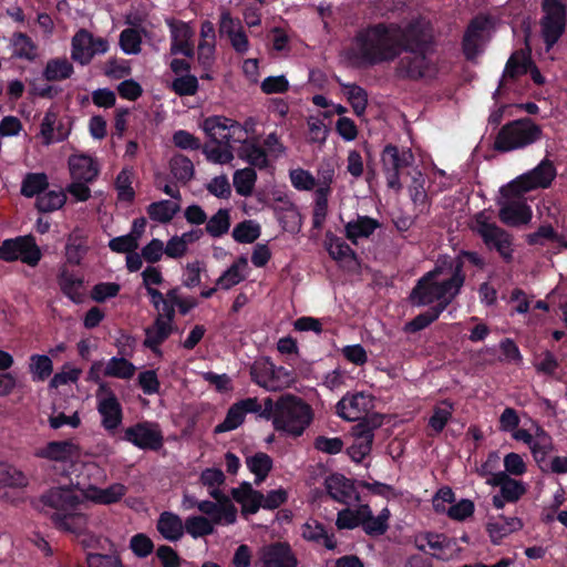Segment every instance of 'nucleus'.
<instances>
[{"label": "nucleus", "instance_id": "09e8293b", "mask_svg": "<svg viewBox=\"0 0 567 567\" xmlns=\"http://www.w3.org/2000/svg\"><path fill=\"white\" fill-rule=\"evenodd\" d=\"M91 499L97 504L110 505L118 502L126 492L123 484H113L106 488L94 487Z\"/></svg>", "mask_w": 567, "mask_h": 567}, {"label": "nucleus", "instance_id": "412c9836", "mask_svg": "<svg viewBox=\"0 0 567 567\" xmlns=\"http://www.w3.org/2000/svg\"><path fill=\"white\" fill-rule=\"evenodd\" d=\"M231 496L241 505V514L245 517L256 514L261 507L264 508V494L254 489L248 482H243L238 487L233 488Z\"/></svg>", "mask_w": 567, "mask_h": 567}, {"label": "nucleus", "instance_id": "4d7b16f0", "mask_svg": "<svg viewBox=\"0 0 567 567\" xmlns=\"http://www.w3.org/2000/svg\"><path fill=\"white\" fill-rule=\"evenodd\" d=\"M0 484L21 488L28 485V478L20 470L10 465H2L0 468Z\"/></svg>", "mask_w": 567, "mask_h": 567}, {"label": "nucleus", "instance_id": "0e129e2a", "mask_svg": "<svg viewBox=\"0 0 567 567\" xmlns=\"http://www.w3.org/2000/svg\"><path fill=\"white\" fill-rule=\"evenodd\" d=\"M205 271V264L200 260L188 262L185 267L182 284L188 289H193L200 285V274Z\"/></svg>", "mask_w": 567, "mask_h": 567}, {"label": "nucleus", "instance_id": "393cba45", "mask_svg": "<svg viewBox=\"0 0 567 567\" xmlns=\"http://www.w3.org/2000/svg\"><path fill=\"white\" fill-rule=\"evenodd\" d=\"M175 327L161 318H155L151 327L145 329L143 344L153 353L161 355V346L169 338Z\"/></svg>", "mask_w": 567, "mask_h": 567}, {"label": "nucleus", "instance_id": "f704fd0d", "mask_svg": "<svg viewBox=\"0 0 567 567\" xmlns=\"http://www.w3.org/2000/svg\"><path fill=\"white\" fill-rule=\"evenodd\" d=\"M49 187L45 173H27L21 183L20 193L27 198L41 195Z\"/></svg>", "mask_w": 567, "mask_h": 567}, {"label": "nucleus", "instance_id": "423d86ee", "mask_svg": "<svg viewBox=\"0 0 567 567\" xmlns=\"http://www.w3.org/2000/svg\"><path fill=\"white\" fill-rule=\"evenodd\" d=\"M540 34L545 43L546 51L549 52L559 41L566 31L567 24V7L560 0H543Z\"/></svg>", "mask_w": 567, "mask_h": 567}, {"label": "nucleus", "instance_id": "20e7f679", "mask_svg": "<svg viewBox=\"0 0 567 567\" xmlns=\"http://www.w3.org/2000/svg\"><path fill=\"white\" fill-rule=\"evenodd\" d=\"M543 136V130L529 117L514 120L501 127L495 141L494 150L507 153L534 144Z\"/></svg>", "mask_w": 567, "mask_h": 567}, {"label": "nucleus", "instance_id": "f3484780", "mask_svg": "<svg viewBox=\"0 0 567 567\" xmlns=\"http://www.w3.org/2000/svg\"><path fill=\"white\" fill-rule=\"evenodd\" d=\"M328 495L336 502L349 504L351 499L360 501L354 482L341 473H332L324 480Z\"/></svg>", "mask_w": 567, "mask_h": 567}, {"label": "nucleus", "instance_id": "7c9ffc66", "mask_svg": "<svg viewBox=\"0 0 567 567\" xmlns=\"http://www.w3.org/2000/svg\"><path fill=\"white\" fill-rule=\"evenodd\" d=\"M93 34L86 29H80L72 38L71 58L81 65L92 61Z\"/></svg>", "mask_w": 567, "mask_h": 567}, {"label": "nucleus", "instance_id": "3c124183", "mask_svg": "<svg viewBox=\"0 0 567 567\" xmlns=\"http://www.w3.org/2000/svg\"><path fill=\"white\" fill-rule=\"evenodd\" d=\"M230 227V215L228 209L220 208L206 223V231L214 238L225 235Z\"/></svg>", "mask_w": 567, "mask_h": 567}, {"label": "nucleus", "instance_id": "c9c22d12", "mask_svg": "<svg viewBox=\"0 0 567 567\" xmlns=\"http://www.w3.org/2000/svg\"><path fill=\"white\" fill-rule=\"evenodd\" d=\"M74 68L66 59H51L43 70V78L49 82L62 81L71 78Z\"/></svg>", "mask_w": 567, "mask_h": 567}, {"label": "nucleus", "instance_id": "2eb2a0df", "mask_svg": "<svg viewBox=\"0 0 567 567\" xmlns=\"http://www.w3.org/2000/svg\"><path fill=\"white\" fill-rule=\"evenodd\" d=\"M446 293H451V297H456L457 295H453V289H451L443 281H435L434 277H429V272H426L423 277H421L414 288L410 293V300L415 306H429L433 303L436 299H441L446 297Z\"/></svg>", "mask_w": 567, "mask_h": 567}, {"label": "nucleus", "instance_id": "37998d69", "mask_svg": "<svg viewBox=\"0 0 567 567\" xmlns=\"http://www.w3.org/2000/svg\"><path fill=\"white\" fill-rule=\"evenodd\" d=\"M66 196L63 190L43 192L37 197L35 207L41 213H51L64 206Z\"/></svg>", "mask_w": 567, "mask_h": 567}, {"label": "nucleus", "instance_id": "680f3d73", "mask_svg": "<svg viewBox=\"0 0 567 567\" xmlns=\"http://www.w3.org/2000/svg\"><path fill=\"white\" fill-rule=\"evenodd\" d=\"M475 505L468 498H462L460 502L452 504L444 514L456 522H464L474 514Z\"/></svg>", "mask_w": 567, "mask_h": 567}, {"label": "nucleus", "instance_id": "5fc2aeb1", "mask_svg": "<svg viewBox=\"0 0 567 567\" xmlns=\"http://www.w3.org/2000/svg\"><path fill=\"white\" fill-rule=\"evenodd\" d=\"M346 89L348 101L351 104L354 114L357 116L363 115L368 105L367 91L357 84H348L346 85Z\"/></svg>", "mask_w": 567, "mask_h": 567}, {"label": "nucleus", "instance_id": "0eeeda50", "mask_svg": "<svg viewBox=\"0 0 567 567\" xmlns=\"http://www.w3.org/2000/svg\"><path fill=\"white\" fill-rule=\"evenodd\" d=\"M474 223L473 230L482 238L484 245L488 249H495L504 261H512V235L495 223H491L483 212L475 215Z\"/></svg>", "mask_w": 567, "mask_h": 567}, {"label": "nucleus", "instance_id": "c85d7f7f", "mask_svg": "<svg viewBox=\"0 0 567 567\" xmlns=\"http://www.w3.org/2000/svg\"><path fill=\"white\" fill-rule=\"evenodd\" d=\"M380 223L370 216H358L344 226V234L353 245H358L360 238H369L379 227Z\"/></svg>", "mask_w": 567, "mask_h": 567}, {"label": "nucleus", "instance_id": "473e14b6", "mask_svg": "<svg viewBox=\"0 0 567 567\" xmlns=\"http://www.w3.org/2000/svg\"><path fill=\"white\" fill-rule=\"evenodd\" d=\"M324 247L329 256L336 261L357 260V252L342 238L331 231L326 234Z\"/></svg>", "mask_w": 567, "mask_h": 567}, {"label": "nucleus", "instance_id": "b1692460", "mask_svg": "<svg viewBox=\"0 0 567 567\" xmlns=\"http://www.w3.org/2000/svg\"><path fill=\"white\" fill-rule=\"evenodd\" d=\"M56 280L62 293L71 301L74 303H81L83 301V293L81 291L84 286L83 276L75 274L66 267H62L58 274Z\"/></svg>", "mask_w": 567, "mask_h": 567}, {"label": "nucleus", "instance_id": "774afa93", "mask_svg": "<svg viewBox=\"0 0 567 567\" xmlns=\"http://www.w3.org/2000/svg\"><path fill=\"white\" fill-rule=\"evenodd\" d=\"M86 563L89 567H123L118 555L89 553Z\"/></svg>", "mask_w": 567, "mask_h": 567}, {"label": "nucleus", "instance_id": "2f4dec72", "mask_svg": "<svg viewBox=\"0 0 567 567\" xmlns=\"http://www.w3.org/2000/svg\"><path fill=\"white\" fill-rule=\"evenodd\" d=\"M302 537L311 543L323 545L327 549L333 550L337 542L333 534H329L324 525L318 520L307 522L302 525Z\"/></svg>", "mask_w": 567, "mask_h": 567}, {"label": "nucleus", "instance_id": "f03ea898", "mask_svg": "<svg viewBox=\"0 0 567 567\" xmlns=\"http://www.w3.org/2000/svg\"><path fill=\"white\" fill-rule=\"evenodd\" d=\"M81 497L68 487H52L32 501L38 512L49 516L53 525L63 530H74L81 518Z\"/></svg>", "mask_w": 567, "mask_h": 567}, {"label": "nucleus", "instance_id": "052dcab7", "mask_svg": "<svg viewBox=\"0 0 567 567\" xmlns=\"http://www.w3.org/2000/svg\"><path fill=\"white\" fill-rule=\"evenodd\" d=\"M141 34L135 29H124L120 34V47L126 54H137L141 51Z\"/></svg>", "mask_w": 567, "mask_h": 567}, {"label": "nucleus", "instance_id": "a19ab883", "mask_svg": "<svg viewBox=\"0 0 567 567\" xmlns=\"http://www.w3.org/2000/svg\"><path fill=\"white\" fill-rule=\"evenodd\" d=\"M148 297L151 298L152 306L158 311L156 318H161L174 326L176 306L171 302H166L164 295L156 288L148 289Z\"/></svg>", "mask_w": 567, "mask_h": 567}, {"label": "nucleus", "instance_id": "4468645a", "mask_svg": "<svg viewBox=\"0 0 567 567\" xmlns=\"http://www.w3.org/2000/svg\"><path fill=\"white\" fill-rule=\"evenodd\" d=\"M97 411L102 425L107 431L116 430L123 420V410L118 399L107 383H101L96 391Z\"/></svg>", "mask_w": 567, "mask_h": 567}, {"label": "nucleus", "instance_id": "69168bd1", "mask_svg": "<svg viewBox=\"0 0 567 567\" xmlns=\"http://www.w3.org/2000/svg\"><path fill=\"white\" fill-rule=\"evenodd\" d=\"M344 443L341 437H328L318 435L313 441V447L322 453L336 455L343 450Z\"/></svg>", "mask_w": 567, "mask_h": 567}, {"label": "nucleus", "instance_id": "f8f14e48", "mask_svg": "<svg viewBox=\"0 0 567 567\" xmlns=\"http://www.w3.org/2000/svg\"><path fill=\"white\" fill-rule=\"evenodd\" d=\"M255 567H298V559L287 542H274L257 551Z\"/></svg>", "mask_w": 567, "mask_h": 567}, {"label": "nucleus", "instance_id": "c756f323", "mask_svg": "<svg viewBox=\"0 0 567 567\" xmlns=\"http://www.w3.org/2000/svg\"><path fill=\"white\" fill-rule=\"evenodd\" d=\"M156 528L162 537L168 542H177L184 535V523L173 512H163L157 519Z\"/></svg>", "mask_w": 567, "mask_h": 567}, {"label": "nucleus", "instance_id": "13d9d810", "mask_svg": "<svg viewBox=\"0 0 567 567\" xmlns=\"http://www.w3.org/2000/svg\"><path fill=\"white\" fill-rule=\"evenodd\" d=\"M172 90L178 96H190L198 91V80L193 74L177 76L172 82Z\"/></svg>", "mask_w": 567, "mask_h": 567}, {"label": "nucleus", "instance_id": "4c0bfd02", "mask_svg": "<svg viewBox=\"0 0 567 567\" xmlns=\"http://www.w3.org/2000/svg\"><path fill=\"white\" fill-rule=\"evenodd\" d=\"M179 210V205L167 199L154 202L147 206V214L154 221L169 223Z\"/></svg>", "mask_w": 567, "mask_h": 567}, {"label": "nucleus", "instance_id": "bb28decb", "mask_svg": "<svg viewBox=\"0 0 567 567\" xmlns=\"http://www.w3.org/2000/svg\"><path fill=\"white\" fill-rule=\"evenodd\" d=\"M454 412V402L450 399L441 400L433 408L432 415L427 421V436H436L443 432L447 423L452 420Z\"/></svg>", "mask_w": 567, "mask_h": 567}, {"label": "nucleus", "instance_id": "5701e85b", "mask_svg": "<svg viewBox=\"0 0 567 567\" xmlns=\"http://www.w3.org/2000/svg\"><path fill=\"white\" fill-rule=\"evenodd\" d=\"M238 156L252 168L266 169L270 166L267 151L259 144L258 140L245 138L238 150Z\"/></svg>", "mask_w": 567, "mask_h": 567}, {"label": "nucleus", "instance_id": "79ce46f5", "mask_svg": "<svg viewBox=\"0 0 567 567\" xmlns=\"http://www.w3.org/2000/svg\"><path fill=\"white\" fill-rule=\"evenodd\" d=\"M29 371L32 375V381L43 382L53 372L52 360L47 354H32L30 357Z\"/></svg>", "mask_w": 567, "mask_h": 567}, {"label": "nucleus", "instance_id": "dca6fc26", "mask_svg": "<svg viewBox=\"0 0 567 567\" xmlns=\"http://www.w3.org/2000/svg\"><path fill=\"white\" fill-rule=\"evenodd\" d=\"M442 275L449 276L447 279L442 281L453 289V295H458L466 277L463 270V262L458 257V254L454 257L450 255L439 256L434 269L429 271V277H434L436 279V277Z\"/></svg>", "mask_w": 567, "mask_h": 567}, {"label": "nucleus", "instance_id": "72a5a7b5", "mask_svg": "<svg viewBox=\"0 0 567 567\" xmlns=\"http://www.w3.org/2000/svg\"><path fill=\"white\" fill-rule=\"evenodd\" d=\"M169 169L173 177L183 185L192 181L195 175V167L192 159L183 154L172 156L169 159Z\"/></svg>", "mask_w": 567, "mask_h": 567}, {"label": "nucleus", "instance_id": "ddd939ff", "mask_svg": "<svg viewBox=\"0 0 567 567\" xmlns=\"http://www.w3.org/2000/svg\"><path fill=\"white\" fill-rule=\"evenodd\" d=\"M203 131L210 138V141L218 145H228L231 141L239 142V137H235L237 133H247L243 126L226 116L213 115L203 121Z\"/></svg>", "mask_w": 567, "mask_h": 567}, {"label": "nucleus", "instance_id": "864d4df0", "mask_svg": "<svg viewBox=\"0 0 567 567\" xmlns=\"http://www.w3.org/2000/svg\"><path fill=\"white\" fill-rule=\"evenodd\" d=\"M245 417L246 415L244 414L241 408L236 402L233 405H230L224 421L216 425L214 432L216 434H219L236 430L244 423Z\"/></svg>", "mask_w": 567, "mask_h": 567}, {"label": "nucleus", "instance_id": "c03bdc74", "mask_svg": "<svg viewBox=\"0 0 567 567\" xmlns=\"http://www.w3.org/2000/svg\"><path fill=\"white\" fill-rule=\"evenodd\" d=\"M330 187L328 185L319 187L316 190L315 207L312 212V227L321 229L328 214V196Z\"/></svg>", "mask_w": 567, "mask_h": 567}, {"label": "nucleus", "instance_id": "49530a36", "mask_svg": "<svg viewBox=\"0 0 567 567\" xmlns=\"http://www.w3.org/2000/svg\"><path fill=\"white\" fill-rule=\"evenodd\" d=\"M214 525L215 524L205 516H189L184 523V533L186 532L193 538L197 539L212 535L215 532Z\"/></svg>", "mask_w": 567, "mask_h": 567}, {"label": "nucleus", "instance_id": "58836bf2", "mask_svg": "<svg viewBox=\"0 0 567 567\" xmlns=\"http://www.w3.org/2000/svg\"><path fill=\"white\" fill-rule=\"evenodd\" d=\"M12 45L17 58L30 62L35 60L38 47L27 33L16 32L12 37Z\"/></svg>", "mask_w": 567, "mask_h": 567}, {"label": "nucleus", "instance_id": "603ef678", "mask_svg": "<svg viewBox=\"0 0 567 567\" xmlns=\"http://www.w3.org/2000/svg\"><path fill=\"white\" fill-rule=\"evenodd\" d=\"M231 235L239 244H251L259 238L260 226L252 220H244L234 227Z\"/></svg>", "mask_w": 567, "mask_h": 567}, {"label": "nucleus", "instance_id": "e2e57ef3", "mask_svg": "<svg viewBox=\"0 0 567 567\" xmlns=\"http://www.w3.org/2000/svg\"><path fill=\"white\" fill-rule=\"evenodd\" d=\"M130 548L136 557L145 558L153 553L154 543L146 534L138 533L132 536Z\"/></svg>", "mask_w": 567, "mask_h": 567}, {"label": "nucleus", "instance_id": "f257e3e1", "mask_svg": "<svg viewBox=\"0 0 567 567\" xmlns=\"http://www.w3.org/2000/svg\"><path fill=\"white\" fill-rule=\"evenodd\" d=\"M436 40L432 24L415 18L406 24L378 22L358 30L351 54L359 66H375L395 60L394 76L417 82L436 79L437 62L432 59Z\"/></svg>", "mask_w": 567, "mask_h": 567}, {"label": "nucleus", "instance_id": "9b49d317", "mask_svg": "<svg viewBox=\"0 0 567 567\" xmlns=\"http://www.w3.org/2000/svg\"><path fill=\"white\" fill-rule=\"evenodd\" d=\"M123 439L141 450L158 451L164 443L159 424L156 422H137L124 431Z\"/></svg>", "mask_w": 567, "mask_h": 567}, {"label": "nucleus", "instance_id": "6e6552de", "mask_svg": "<svg viewBox=\"0 0 567 567\" xmlns=\"http://www.w3.org/2000/svg\"><path fill=\"white\" fill-rule=\"evenodd\" d=\"M42 251L33 235L8 238L0 244V260L13 262L20 260L29 267H37Z\"/></svg>", "mask_w": 567, "mask_h": 567}, {"label": "nucleus", "instance_id": "de8ad7c7", "mask_svg": "<svg viewBox=\"0 0 567 567\" xmlns=\"http://www.w3.org/2000/svg\"><path fill=\"white\" fill-rule=\"evenodd\" d=\"M246 265L247 259L245 257H240L238 261L234 262L219 276L216 280V286L220 289L228 290L241 282L245 277L240 274V266Z\"/></svg>", "mask_w": 567, "mask_h": 567}, {"label": "nucleus", "instance_id": "a211bd4d", "mask_svg": "<svg viewBox=\"0 0 567 567\" xmlns=\"http://www.w3.org/2000/svg\"><path fill=\"white\" fill-rule=\"evenodd\" d=\"M371 405L369 395L363 392L348 393L336 405L337 414L346 421H357L368 412Z\"/></svg>", "mask_w": 567, "mask_h": 567}, {"label": "nucleus", "instance_id": "6ab92c4d", "mask_svg": "<svg viewBox=\"0 0 567 567\" xmlns=\"http://www.w3.org/2000/svg\"><path fill=\"white\" fill-rule=\"evenodd\" d=\"M71 127L69 122L58 118V113L49 109L40 125V133L43 143L50 145L55 142H63L70 135Z\"/></svg>", "mask_w": 567, "mask_h": 567}, {"label": "nucleus", "instance_id": "9d476101", "mask_svg": "<svg viewBox=\"0 0 567 567\" xmlns=\"http://www.w3.org/2000/svg\"><path fill=\"white\" fill-rule=\"evenodd\" d=\"M556 175L554 163L544 158L535 168L513 181L508 187L515 195H522L533 189L549 187Z\"/></svg>", "mask_w": 567, "mask_h": 567}, {"label": "nucleus", "instance_id": "a18cd8bd", "mask_svg": "<svg viewBox=\"0 0 567 567\" xmlns=\"http://www.w3.org/2000/svg\"><path fill=\"white\" fill-rule=\"evenodd\" d=\"M136 371L135 365L125 358L112 357L104 369V375L118 379H131Z\"/></svg>", "mask_w": 567, "mask_h": 567}, {"label": "nucleus", "instance_id": "a878e982", "mask_svg": "<svg viewBox=\"0 0 567 567\" xmlns=\"http://www.w3.org/2000/svg\"><path fill=\"white\" fill-rule=\"evenodd\" d=\"M80 455L81 449L72 440L49 442L39 453V456L56 462L71 461Z\"/></svg>", "mask_w": 567, "mask_h": 567}, {"label": "nucleus", "instance_id": "338daca9", "mask_svg": "<svg viewBox=\"0 0 567 567\" xmlns=\"http://www.w3.org/2000/svg\"><path fill=\"white\" fill-rule=\"evenodd\" d=\"M172 142L176 147L185 151H197L202 148L200 140L185 130L174 132Z\"/></svg>", "mask_w": 567, "mask_h": 567}, {"label": "nucleus", "instance_id": "39448f33", "mask_svg": "<svg viewBox=\"0 0 567 567\" xmlns=\"http://www.w3.org/2000/svg\"><path fill=\"white\" fill-rule=\"evenodd\" d=\"M249 374L254 383L274 392L290 388L296 381L293 370L277 367L269 357L255 360L250 365Z\"/></svg>", "mask_w": 567, "mask_h": 567}, {"label": "nucleus", "instance_id": "bf43d9fd", "mask_svg": "<svg viewBox=\"0 0 567 567\" xmlns=\"http://www.w3.org/2000/svg\"><path fill=\"white\" fill-rule=\"evenodd\" d=\"M203 153L205 154L206 158L215 164H228L233 161L234 154L230 147V144L228 145H218L215 147H209V145H204L200 148Z\"/></svg>", "mask_w": 567, "mask_h": 567}, {"label": "nucleus", "instance_id": "6e6d98bb", "mask_svg": "<svg viewBox=\"0 0 567 567\" xmlns=\"http://www.w3.org/2000/svg\"><path fill=\"white\" fill-rule=\"evenodd\" d=\"M559 239V234L550 224L539 226L536 231L527 234L525 238L529 246H544L546 241L555 243Z\"/></svg>", "mask_w": 567, "mask_h": 567}, {"label": "nucleus", "instance_id": "cd10ccee", "mask_svg": "<svg viewBox=\"0 0 567 567\" xmlns=\"http://www.w3.org/2000/svg\"><path fill=\"white\" fill-rule=\"evenodd\" d=\"M489 483L499 487V493L507 503L517 502L526 493L524 483L512 478L505 472L495 473Z\"/></svg>", "mask_w": 567, "mask_h": 567}, {"label": "nucleus", "instance_id": "ea45409f", "mask_svg": "<svg viewBox=\"0 0 567 567\" xmlns=\"http://www.w3.org/2000/svg\"><path fill=\"white\" fill-rule=\"evenodd\" d=\"M257 181V173L252 167L237 169L234 173L233 183L238 195L248 197L252 194Z\"/></svg>", "mask_w": 567, "mask_h": 567}, {"label": "nucleus", "instance_id": "7ed1b4c3", "mask_svg": "<svg viewBox=\"0 0 567 567\" xmlns=\"http://www.w3.org/2000/svg\"><path fill=\"white\" fill-rule=\"evenodd\" d=\"M313 420L311 406L301 398L293 394H284L277 400V416L275 430L289 436L298 437Z\"/></svg>", "mask_w": 567, "mask_h": 567}, {"label": "nucleus", "instance_id": "1a4fd4ad", "mask_svg": "<svg viewBox=\"0 0 567 567\" xmlns=\"http://www.w3.org/2000/svg\"><path fill=\"white\" fill-rule=\"evenodd\" d=\"M413 162L414 155L410 148L400 150L393 144H386L384 146L381 153V163L389 188L395 190L401 189V171L411 166Z\"/></svg>", "mask_w": 567, "mask_h": 567}, {"label": "nucleus", "instance_id": "4be33fe9", "mask_svg": "<svg viewBox=\"0 0 567 567\" xmlns=\"http://www.w3.org/2000/svg\"><path fill=\"white\" fill-rule=\"evenodd\" d=\"M498 218L506 226L519 227L532 220L533 210L525 202H508L501 207Z\"/></svg>", "mask_w": 567, "mask_h": 567}, {"label": "nucleus", "instance_id": "aec40b11", "mask_svg": "<svg viewBox=\"0 0 567 567\" xmlns=\"http://www.w3.org/2000/svg\"><path fill=\"white\" fill-rule=\"evenodd\" d=\"M69 169L74 181L84 183H93L100 174L96 159L86 154L71 155L69 157Z\"/></svg>", "mask_w": 567, "mask_h": 567}, {"label": "nucleus", "instance_id": "e433bc0d", "mask_svg": "<svg viewBox=\"0 0 567 567\" xmlns=\"http://www.w3.org/2000/svg\"><path fill=\"white\" fill-rule=\"evenodd\" d=\"M246 464L248 470L255 474V483L257 485L266 480L274 466L272 458L264 452H257L252 456L247 457Z\"/></svg>", "mask_w": 567, "mask_h": 567}, {"label": "nucleus", "instance_id": "8fccbe9b", "mask_svg": "<svg viewBox=\"0 0 567 567\" xmlns=\"http://www.w3.org/2000/svg\"><path fill=\"white\" fill-rule=\"evenodd\" d=\"M133 169L124 167L115 178V189L117 190V198L122 202H133L135 192L132 187Z\"/></svg>", "mask_w": 567, "mask_h": 567}]
</instances>
